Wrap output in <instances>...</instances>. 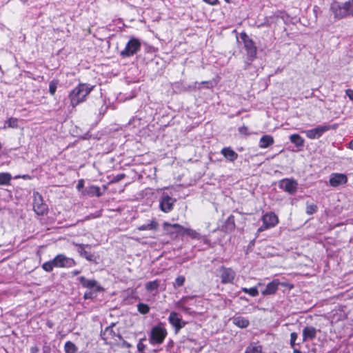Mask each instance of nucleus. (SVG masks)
I'll list each match as a JSON object with an SVG mask.
<instances>
[{"instance_id": "obj_7", "label": "nucleus", "mask_w": 353, "mask_h": 353, "mask_svg": "<svg viewBox=\"0 0 353 353\" xmlns=\"http://www.w3.org/2000/svg\"><path fill=\"white\" fill-rule=\"evenodd\" d=\"M55 268H70L76 265V261L63 254H57L54 259Z\"/></svg>"}, {"instance_id": "obj_17", "label": "nucleus", "mask_w": 353, "mask_h": 353, "mask_svg": "<svg viewBox=\"0 0 353 353\" xmlns=\"http://www.w3.org/2000/svg\"><path fill=\"white\" fill-rule=\"evenodd\" d=\"M79 281L83 288L88 289H96V291L99 292L101 290V287L97 284V281L87 279L85 276H80Z\"/></svg>"}, {"instance_id": "obj_16", "label": "nucleus", "mask_w": 353, "mask_h": 353, "mask_svg": "<svg viewBox=\"0 0 353 353\" xmlns=\"http://www.w3.org/2000/svg\"><path fill=\"white\" fill-rule=\"evenodd\" d=\"M170 228H174L176 229V236L179 235H185V231L188 230V228H185L178 223L170 224L168 222H165L163 223V229L168 234L172 233V232L170 230Z\"/></svg>"}, {"instance_id": "obj_51", "label": "nucleus", "mask_w": 353, "mask_h": 353, "mask_svg": "<svg viewBox=\"0 0 353 353\" xmlns=\"http://www.w3.org/2000/svg\"><path fill=\"white\" fill-rule=\"evenodd\" d=\"M39 347L37 346H34V347H31L30 352L31 353H37L39 352Z\"/></svg>"}, {"instance_id": "obj_3", "label": "nucleus", "mask_w": 353, "mask_h": 353, "mask_svg": "<svg viewBox=\"0 0 353 353\" xmlns=\"http://www.w3.org/2000/svg\"><path fill=\"white\" fill-rule=\"evenodd\" d=\"M167 336L166 330L162 326L154 327L149 336L150 343L152 345L161 344Z\"/></svg>"}, {"instance_id": "obj_40", "label": "nucleus", "mask_w": 353, "mask_h": 353, "mask_svg": "<svg viewBox=\"0 0 353 353\" xmlns=\"http://www.w3.org/2000/svg\"><path fill=\"white\" fill-rule=\"evenodd\" d=\"M185 282V277L183 276H178L174 283V288H179L182 286Z\"/></svg>"}, {"instance_id": "obj_35", "label": "nucleus", "mask_w": 353, "mask_h": 353, "mask_svg": "<svg viewBox=\"0 0 353 353\" xmlns=\"http://www.w3.org/2000/svg\"><path fill=\"white\" fill-rule=\"evenodd\" d=\"M138 311L142 314H146L150 312V307L145 303H140L137 305Z\"/></svg>"}, {"instance_id": "obj_20", "label": "nucleus", "mask_w": 353, "mask_h": 353, "mask_svg": "<svg viewBox=\"0 0 353 353\" xmlns=\"http://www.w3.org/2000/svg\"><path fill=\"white\" fill-rule=\"evenodd\" d=\"M194 296H184L181 298L176 303V306L184 311L186 313H190V308L187 307L186 305L189 303L190 301H192Z\"/></svg>"}, {"instance_id": "obj_37", "label": "nucleus", "mask_w": 353, "mask_h": 353, "mask_svg": "<svg viewBox=\"0 0 353 353\" xmlns=\"http://www.w3.org/2000/svg\"><path fill=\"white\" fill-rule=\"evenodd\" d=\"M58 85V81L52 80L49 83V92L51 95H54L56 92Z\"/></svg>"}, {"instance_id": "obj_8", "label": "nucleus", "mask_w": 353, "mask_h": 353, "mask_svg": "<svg viewBox=\"0 0 353 353\" xmlns=\"http://www.w3.org/2000/svg\"><path fill=\"white\" fill-rule=\"evenodd\" d=\"M330 10L333 13L334 18L341 19L347 16V8L345 3H340L334 1L330 5Z\"/></svg>"}, {"instance_id": "obj_10", "label": "nucleus", "mask_w": 353, "mask_h": 353, "mask_svg": "<svg viewBox=\"0 0 353 353\" xmlns=\"http://www.w3.org/2000/svg\"><path fill=\"white\" fill-rule=\"evenodd\" d=\"M175 201V199L170 197L168 194H163L159 203L161 210L165 213L170 212L173 209Z\"/></svg>"}, {"instance_id": "obj_52", "label": "nucleus", "mask_w": 353, "mask_h": 353, "mask_svg": "<svg viewBox=\"0 0 353 353\" xmlns=\"http://www.w3.org/2000/svg\"><path fill=\"white\" fill-rule=\"evenodd\" d=\"M122 346L125 347H130L131 345L130 343H128L127 341H123Z\"/></svg>"}, {"instance_id": "obj_21", "label": "nucleus", "mask_w": 353, "mask_h": 353, "mask_svg": "<svg viewBox=\"0 0 353 353\" xmlns=\"http://www.w3.org/2000/svg\"><path fill=\"white\" fill-rule=\"evenodd\" d=\"M82 194L83 195H88L90 196H100L101 195L100 188L95 185H90L83 190Z\"/></svg>"}, {"instance_id": "obj_39", "label": "nucleus", "mask_w": 353, "mask_h": 353, "mask_svg": "<svg viewBox=\"0 0 353 353\" xmlns=\"http://www.w3.org/2000/svg\"><path fill=\"white\" fill-rule=\"evenodd\" d=\"M317 210V206L314 204H307L306 208V213L307 214H313Z\"/></svg>"}, {"instance_id": "obj_23", "label": "nucleus", "mask_w": 353, "mask_h": 353, "mask_svg": "<svg viewBox=\"0 0 353 353\" xmlns=\"http://www.w3.org/2000/svg\"><path fill=\"white\" fill-rule=\"evenodd\" d=\"M221 154L224 156V157H225L227 159H228L230 161H235L238 157L237 153L235 152L230 148H223L221 150Z\"/></svg>"}, {"instance_id": "obj_49", "label": "nucleus", "mask_w": 353, "mask_h": 353, "mask_svg": "<svg viewBox=\"0 0 353 353\" xmlns=\"http://www.w3.org/2000/svg\"><path fill=\"white\" fill-rule=\"evenodd\" d=\"M280 285H282V286H284V287H288L290 289L293 288V285H291V284H290L288 283H281L280 282Z\"/></svg>"}, {"instance_id": "obj_48", "label": "nucleus", "mask_w": 353, "mask_h": 353, "mask_svg": "<svg viewBox=\"0 0 353 353\" xmlns=\"http://www.w3.org/2000/svg\"><path fill=\"white\" fill-rule=\"evenodd\" d=\"M124 176H125V175L123 174H119V175L115 176L114 181H119L121 180Z\"/></svg>"}, {"instance_id": "obj_47", "label": "nucleus", "mask_w": 353, "mask_h": 353, "mask_svg": "<svg viewBox=\"0 0 353 353\" xmlns=\"http://www.w3.org/2000/svg\"><path fill=\"white\" fill-rule=\"evenodd\" d=\"M84 298L85 299H92V292H86L84 294Z\"/></svg>"}, {"instance_id": "obj_57", "label": "nucleus", "mask_w": 353, "mask_h": 353, "mask_svg": "<svg viewBox=\"0 0 353 353\" xmlns=\"http://www.w3.org/2000/svg\"><path fill=\"white\" fill-rule=\"evenodd\" d=\"M349 148L353 150V140H352L349 143Z\"/></svg>"}, {"instance_id": "obj_41", "label": "nucleus", "mask_w": 353, "mask_h": 353, "mask_svg": "<svg viewBox=\"0 0 353 353\" xmlns=\"http://www.w3.org/2000/svg\"><path fill=\"white\" fill-rule=\"evenodd\" d=\"M298 338V334L296 332H292L290 334V347L294 348L295 347V341Z\"/></svg>"}, {"instance_id": "obj_30", "label": "nucleus", "mask_w": 353, "mask_h": 353, "mask_svg": "<svg viewBox=\"0 0 353 353\" xmlns=\"http://www.w3.org/2000/svg\"><path fill=\"white\" fill-rule=\"evenodd\" d=\"M64 350L65 353H77L78 348L72 342L67 341L65 343Z\"/></svg>"}, {"instance_id": "obj_25", "label": "nucleus", "mask_w": 353, "mask_h": 353, "mask_svg": "<svg viewBox=\"0 0 353 353\" xmlns=\"http://www.w3.org/2000/svg\"><path fill=\"white\" fill-rule=\"evenodd\" d=\"M159 224L155 220H152L150 223L143 224L138 228L139 230H152L156 231L158 229Z\"/></svg>"}, {"instance_id": "obj_44", "label": "nucleus", "mask_w": 353, "mask_h": 353, "mask_svg": "<svg viewBox=\"0 0 353 353\" xmlns=\"http://www.w3.org/2000/svg\"><path fill=\"white\" fill-rule=\"evenodd\" d=\"M346 94L348 96L350 100L353 101V90L347 89L346 90Z\"/></svg>"}, {"instance_id": "obj_29", "label": "nucleus", "mask_w": 353, "mask_h": 353, "mask_svg": "<svg viewBox=\"0 0 353 353\" xmlns=\"http://www.w3.org/2000/svg\"><path fill=\"white\" fill-rule=\"evenodd\" d=\"M12 176L8 172H0V185H10Z\"/></svg>"}, {"instance_id": "obj_34", "label": "nucleus", "mask_w": 353, "mask_h": 353, "mask_svg": "<svg viewBox=\"0 0 353 353\" xmlns=\"http://www.w3.org/2000/svg\"><path fill=\"white\" fill-rule=\"evenodd\" d=\"M42 268L46 272H50L52 271L53 268H55L54 259L44 263L42 265Z\"/></svg>"}, {"instance_id": "obj_19", "label": "nucleus", "mask_w": 353, "mask_h": 353, "mask_svg": "<svg viewBox=\"0 0 353 353\" xmlns=\"http://www.w3.org/2000/svg\"><path fill=\"white\" fill-rule=\"evenodd\" d=\"M317 330L312 326H307L303 330V342L312 340L316 337Z\"/></svg>"}, {"instance_id": "obj_22", "label": "nucleus", "mask_w": 353, "mask_h": 353, "mask_svg": "<svg viewBox=\"0 0 353 353\" xmlns=\"http://www.w3.org/2000/svg\"><path fill=\"white\" fill-rule=\"evenodd\" d=\"M274 138L271 135L265 134L261 137L259 146L261 148H267L274 143Z\"/></svg>"}, {"instance_id": "obj_4", "label": "nucleus", "mask_w": 353, "mask_h": 353, "mask_svg": "<svg viewBox=\"0 0 353 353\" xmlns=\"http://www.w3.org/2000/svg\"><path fill=\"white\" fill-rule=\"evenodd\" d=\"M337 125L334 124L332 125H319L316 128L313 129L305 130L303 132L305 134L307 138L310 139H319L322 136L323 133L331 130V129H336Z\"/></svg>"}, {"instance_id": "obj_58", "label": "nucleus", "mask_w": 353, "mask_h": 353, "mask_svg": "<svg viewBox=\"0 0 353 353\" xmlns=\"http://www.w3.org/2000/svg\"><path fill=\"white\" fill-rule=\"evenodd\" d=\"M227 3H232L234 0H225Z\"/></svg>"}, {"instance_id": "obj_24", "label": "nucleus", "mask_w": 353, "mask_h": 353, "mask_svg": "<svg viewBox=\"0 0 353 353\" xmlns=\"http://www.w3.org/2000/svg\"><path fill=\"white\" fill-rule=\"evenodd\" d=\"M289 139L290 141L297 147H303L304 145V139L298 134L290 135Z\"/></svg>"}, {"instance_id": "obj_59", "label": "nucleus", "mask_w": 353, "mask_h": 353, "mask_svg": "<svg viewBox=\"0 0 353 353\" xmlns=\"http://www.w3.org/2000/svg\"><path fill=\"white\" fill-rule=\"evenodd\" d=\"M14 178L15 179H19V178H21V175H17Z\"/></svg>"}, {"instance_id": "obj_1", "label": "nucleus", "mask_w": 353, "mask_h": 353, "mask_svg": "<svg viewBox=\"0 0 353 353\" xmlns=\"http://www.w3.org/2000/svg\"><path fill=\"white\" fill-rule=\"evenodd\" d=\"M94 85L88 83H79L69 93L70 103L73 108L84 102L88 94L94 88Z\"/></svg>"}, {"instance_id": "obj_38", "label": "nucleus", "mask_w": 353, "mask_h": 353, "mask_svg": "<svg viewBox=\"0 0 353 353\" xmlns=\"http://www.w3.org/2000/svg\"><path fill=\"white\" fill-rule=\"evenodd\" d=\"M345 6L347 8V16H353V0H349L345 2Z\"/></svg>"}, {"instance_id": "obj_26", "label": "nucleus", "mask_w": 353, "mask_h": 353, "mask_svg": "<svg viewBox=\"0 0 353 353\" xmlns=\"http://www.w3.org/2000/svg\"><path fill=\"white\" fill-rule=\"evenodd\" d=\"M233 323L236 326L241 327V328H245L249 325V321L242 316H237L234 318Z\"/></svg>"}, {"instance_id": "obj_2", "label": "nucleus", "mask_w": 353, "mask_h": 353, "mask_svg": "<svg viewBox=\"0 0 353 353\" xmlns=\"http://www.w3.org/2000/svg\"><path fill=\"white\" fill-rule=\"evenodd\" d=\"M141 46L139 39L131 38L126 43L125 48L120 52V55L123 58L132 57L140 50Z\"/></svg>"}, {"instance_id": "obj_32", "label": "nucleus", "mask_w": 353, "mask_h": 353, "mask_svg": "<svg viewBox=\"0 0 353 353\" xmlns=\"http://www.w3.org/2000/svg\"><path fill=\"white\" fill-rule=\"evenodd\" d=\"M159 286V282L157 280H154L152 281L148 282L145 285V289L148 292H152L155 290H157Z\"/></svg>"}, {"instance_id": "obj_18", "label": "nucleus", "mask_w": 353, "mask_h": 353, "mask_svg": "<svg viewBox=\"0 0 353 353\" xmlns=\"http://www.w3.org/2000/svg\"><path fill=\"white\" fill-rule=\"evenodd\" d=\"M279 285H280L279 281L274 279L266 285L265 289L261 292V294L264 296L273 294L278 290Z\"/></svg>"}, {"instance_id": "obj_13", "label": "nucleus", "mask_w": 353, "mask_h": 353, "mask_svg": "<svg viewBox=\"0 0 353 353\" xmlns=\"http://www.w3.org/2000/svg\"><path fill=\"white\" fill-rule=\"evenodd\" d=\"M347 181V176L341 173H332L330 177V185L332 187H337L340 185L346 183Z\"/></svg>"}, {"instance_id": "obj_55", "label": "nucleus", "mask_w": 353, "mask_h": 353, "mask_svg": "<svg viewBox=\"0 0 353 353\" xmlns=\"http://www.w3.org/2000/svg\"><path fill=\"white\" fill-rule=\"evenodd\" d=\"M21 178L23 179H30V176L29 175H28V174H24V175L21 176Z\"/></svg>"}, {"instance_id": "obj_6", "label": "nucleus", "mask_w": 353, "mask_h": 353, "mask_svg": "<svg viewBox=\"0 0 353 353\" xmlns=\"http://www.w3.org/2000/svg\"><path fill=\"white\" fill-rule=\"evenodd\" d=\"M33 210L38 215L48 212V205L43 202L42 196L38 192H33Z\"/></svg>"}, {"instance_id": "obj_15", "label": "nucleus", "mask_w": 353, "mask_h": 353, "mask_svg": "<svg viewBox=\"0 0 353 353\" xmlns=\"http://www.w3.org/2000/svg\"><path fill=\"white\" fill-rule=\"evenodd\" d=\"M74 245L79 248L78 252L81 256L84 257L89 261H95L94 255L85 250L86 248L90 247L89 245L83 243H74Z\"/></svg>"}, {"instance_id": "obj_45", "label": "nucleus", "mask_w": 353, "mask_h": 353, "mask_svg": "<svg viewBox=\"0 0 353 353\" xmlns=\"http://www.w3.org/2000/svg\"><path fill=\"white\" fill-rule=\"evenodd\" d=\"M201 84L206 85V88H210L212 87V83L210 81H202L199 83V85Z\"/></svg>"}, {"instance_id": "obj_12", "label": "nucleus", "mask_w": 353, "mask_h": 353, "mask_svg": "<svg viewBox=\"0 0 353 353\" xmlns=\"http://www.w3.org/2000/svg\"><path fill=\"white\" fill-rule=\"evenodd\" d=\"M170 323L174 327L176 332H178L183 328L185 323L182 321L179 314L175 312H172L168 317Z\"/></svg>"}, {"instance_id": "obj_31", "label": "nucleus", "mask_w": 353, "mask_h": 353, "mask_svg": "<svg viewBox=\"0 0 353 353\" xmlns=\"http://www.w3.org/2000/svg\"><path fill=\"white\" fill-rule=\"evenodd\" d=\"M6 128H18V119L17 118L10 117L5 121L3 129Z\"/></svg>"}, {"instance_id": "obj_56", "label": "nucleus", "mask_w": 353, "mask_h": 353, "mask_svg": "<svg viewBox=\"0 0 353 353\" xmlns=\"http://www.w3.org/2000/svg\"><path fill=\"white\" fill-rule=\"evenodd\" d=\"M292 349H293L294 353H301V352L300 350H299L297 348H296L295 347Z\"/></svg>"}, {"instance_id": "obj_33", "label": "nucleus", "mask_w": 353, "mask_h": 353, "mask_svg": "<svg viewBox=\"0 0 353 353\" xmlns=\"http://www.w3.org/2000/svg\"><path fill=\"white\" fill-rule=\"evenodd\" d=\"M241 290L246 293L250 294L251 296H256L259 294V291L256 287L251 288H242Z\"/></svg>"}, {"instance_id": "obj_11", "label": "nucleus", "mask_w": 353, "mask_h": 353, "mask_svg": "<svg viewBox=\"0 0 353 353\" xmlns=\"http://www.w3.org/2000/svg\"><path fill=\"white\" fill-rule=\"evenodd\" d=\"M219 271L221 283H232L233 282L236 274L232 269L222 266Z\"/></svg>"}, {"instance_id": "obj_50", "label": "nucleus", "mask_w": 353, "mask_h": 353, "mask_svg": "<svg viewBox=\"0 0 353 353\" xmlns=\"http://www.w3.org/2000/svg\"><path fill=\"white\" fill-rule=\"evenodd\" d=\"M205 2L211 4V5H215L218 0H203Z\"/></svg>"}, {"instance_id": "obj_9", "label": "nucleus", "mask_w": 353, "mask_h": 353, "mask_svg": "<svg viewBox=\"0 0 353 353\" xmlns=\"http://www.w3.org/2000/svg\"><path fill=\"white\" fill-rule=\"evenodd\" d=\"M241 38L243 41L248 56L251 59H254L256 54V47L253 41L245 33L241 34Z\"/></svg>"}, {"instance_id": "obj_53", "label": "nucleus", "mask_w": 353, "mask_h": 353, "mask_svg": "<svg viewBox=\"0 0 353 353\" xmlns=\"http://www.w3.org/2000/svg\"><path fill=\"white\" fill-rule=\"evenodd\" d=\"M170 230L172 232V233L170 234L174 235L176 236V229H174V228H170Z\"/></svg>"}, {"instance_id": "obj_5", "label": "nucleus", "mask_w": 353, "mask_h": 353, "mask_svg": "<svg viewBox=\"0 0 353 353\" xmlns=\"http://www.w3.org/2000/svg\"><path fill=\"white\" fill-rule=\"evenodd\" d=\"M263 225L258 229L261 232L265 230L275 227L279 223L278 216L274 212H268L262 217Z\"/></svg>"}, {"instance_id": "obj_36", "label": "nucleus", "mask_w": 353, "mask_h": 353, "mask_svg": "<svg viewBox=\"0 0 353 353\" xmlns=\"http://www.w3.org/2000/svg\"><path fill=\"white\" fill-rule=\"evenodd\" d=\"M185 235L191 237L192 239H199L200 234L194 230L188 228V230L185 231Z\"/></svg>"}, {"instance_id": "obj_54", "label": "nucleus", "mask_w": 353, "mask_h": 353, "mask_svg": "<svg viewBox=\"0 0 353 353\" xmlns=\"http://www.w3.org/2000/svg\"><path fill=\"white\" fill-rule=\"evenodd\" d=\"M81 271L80 270H74L72 272V276H76L79 274H80Z\"/></svg>"}, {"instance_id": "obj_28", "label": "nucleus", "mask_w": 353, "mask_h": 353, "mask_svg": "<svg viewBox=\"0 0 353 353\" xmlns=\"http://www.w3.org/2000/svg\"><path fill=\"white\" fill-rule=\"evenodd\" d=\"M102 338L104 341H108L111 339H114L115 336V333L113 331L112 327H108L101 334Z\"/></svg>"}, {"instance_id": "obj_46", "label": "nucleus", "mask_w": 353, "mask_h": 353, "mask_svg": "<svg viewBox=\"0 0 353 353\" xmlns=\"http://www.w3.org/2000/svg\"><path fill=\"white\" fill-rule=\"evenodd\" d=\"M227 221L232 225V228H234V220L232 216H229Z\"/></svg>"}, {"instance_id": "obj_42", "label": "nucleus", "mask_w": 353, "mask_h": 353, "mask_svg": "<svg viewBox=\"0 0 353 353\" xmlns=\"http://www.w3.org/2000/svg\"><path fill=\"white\" fill-rule=\"evenodd\" d=\"M84 186V181L83 179H81L78 181L77 189L80 191L83 188Z\"/></svg>"}, {"instance_id": "obj_14", "label": "nucleus", "mask_w": 353, "mask_h": 353, "mask_svg": "<svg viewBox=\"0 0 353 353\" xmlns=\"http://www.w3.org/2000/svg\"><path fill=\"white\" fill-rule=\"evenodd\" d=\"M280 187L285 191L293 194L296 190L297 183L294 180L285 179L281 181Z\"/></svg>"}, {"instance_id": "obj_43", "label": "nucleus", "mask_w": 353, "mask_h": 353, "mask_svg": "<svg viewBox=\"0 0 353 353\" xmlns=\"http://www.w3.org/2000/svg\"><path fill=\"white\" fill-rule=\"evenodd\" d=\"M137 349L139 350V351L140 352H142L145 349V345L143 343L142 341H140L138 344H137Z\"/></svg>"}, {"instance_id": "obj_27", "label": "nucleus", "mask_w": 353, "mask_h": 353, "mask_svg": "<svg viewBox=\"0 0 353 353\" xmlns=\"http://www.w3.org/2000/svg\"><path fill=\"white\" fill-rule=\"evenodd\" d=\"M245 353H262V347L258 343H251L247 347Z\"/></svg>"}]
</instances>
